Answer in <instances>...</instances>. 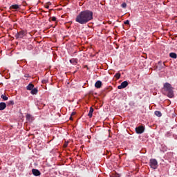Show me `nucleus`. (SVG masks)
<instances>
[{
	"label": "nucleus",
	"instance_id": "nucleus-22",
	"mask_svg": "<svg viewBox=\"0 0 177 177\" xmlns=\"http://www.w3.org/2000/svg\"><path fill=\"white\" fill-rule=\"evenodd\" d=\"M124 24H126V25L129 24V20H126V21L124 22Z\"/></svg>",
	"mask_w": 177,
	"mask_h": 177
},
{
	"label": "nucleus",
	"instance_id": "nucleus-26",
	"mask_svg": "<svg viewBox=\"0 0 177 177\" xmlns=\"http://www.w3.org/2000/svg\"><path fill=\"white\" fill-rule=\"evenodd\" d=\"M46 9H48L49 6H46Z\"/></svg>",
	"mask_w": 177,
	"mask_h": 177
},
{
	"label": "nucleus",
	"instance_id": "nucleus-10",
	"mask_svg": "<svg viewBox=\"0 0 177 177\" xmlns=\"http://www.w3.org/2000/svg\"><path fill=\"white\" fill-rule=\"evenodd\" d=\"M95 88L97 89H100V88H102V82L100 80H97L95 84Z\"/></svg>",
	"mask_w": 177,
	"mask_h": 177
},
{
	"label": "nucleus",
	"instance_id": "nucleus-25",
	"mask_svg": "<svg viewBox=\"0 0 177 177\" xmlns=\"http://www.w3.org/2000/svg\"><path fill=\"white\" fill-rule=\"evenodd\" d=\"M69 120H70L71 121H73V116L71 115V117L69 118Z\"/></svg>",
	"mask_w": 177,
	"mask_h": 177
},
{
	"label": "nucleus",
	"instance_id": "nucleus-17",
	"mask_svg": "<svg viewBox=\"0 0 177 177\" xmlns=\"http://www.w3.org/2000/svg\"><path fill=\"white\" fill-rule=\"evenodd\" d=\"M169 56L171 57V59H176L177 57V55L175 53H170Z\"/></svg>",
	"mask_w": 177,
	"mask_h": 177
},
{
	"label": "nucleus",
	"instance_id": "nucleus-7",
	"mask_svg": "<svg viewBox=\"0 0 177 177\" xmlns=\"http://www.w3.org/2000/svg\"><path fill=\"white\" fill-rule=\"evenodd\" d=\"M32 174L35 176H39L41 175V171H39V170H38L37 169H32Z\"/></svg>",
	"mask_w": 177,
	"mask_h": 177
},
{
	"label": "nucleus",
	"instance_id": "nucleus-13",
	"mask_svg": "<svg viewBox=\"0 0 177 177\" xmlns=\"http://www.w3.org/2000/svg\"><path fill=\"white\" fill-rule=\"evenodd\" d=\"M34 88V84L30 83L27 86L26 89L27 91H31Z\"/></svg>",
	"mask_w": 177,
	"mask_h": 177
},
{
	"label": "nucleus",
	"instance_id": "nucleus-1",
	"mask_svg": "<svg viewBox=\"0 0 177 177\" xmlns=\"http://www.w3.org/2000/svg\"><path fill=\"white\" fill-rule=\"evenodd\" d=\"M91 20H93V12L89 10L81 11L75 18V22L79 24H86Z\"/></svg>",
	"mask_w": 177,
	"mask_h": 177
},
{
	"label": "nucleus",
	"instance_id": "nucleus-5",
	"mask_svg": "<svg viewBox=\"0 0 177 177\" xmlns=\"http://www.w3.org/2000/svg\"><path fill=\"white\" fill-rule=\"evenodd\" d=\"M136 133L140 134L145 132V127L143 126H139L136 128Z\"/></svg>",
	"mask_w": 177,
	"mask_h": 177
},
{
	"label": "nucleus",
	"instance_id": "nucleus-21",
	"mask_svg": "<svg viewBox=\"0 0 177 177\" xmlns=\"http://www.w3.org/2000/svg\"><path fill=\"white\" fill-rule=\"evenodd\" d=\"M121 7L123 8V9H127V3H122Z\"/></svg>",
	"mask_w": 177,
	"mask_h": 177
},
{
	"label": "nucleus",
	"instance_id": "nucleus-4",
	"mask_svg": "<svg viewBox=\"0 0 177 177\" xmlns=\"http://www.w3.org/2000/svg\"><path fill=\"white\" fill-rule=\"evenodd\" d=\"M149 164L151 168H152L153 169H157V168L158 167V162H157V160L156 159H151Z\"/></svg>",
	"mask_w": 177,
	"mask_h": 177
},
{
	"label": "nucleus",
	"instance_id": "nucleus-8",
	"mask_svg": "<svg viewBox=\"0 0 177 177\" xmlns=\"http://www.w3.org/2000/svg\"><path fill=\"white\" fill-rule=\"evenodd\" d=\"M10 10H17L20 9V6L17 5V4H14L10 7Z\"/></svg>",
	"mask_w": 177,
	"mask_h": 177
},
{
	"label": "nucleus",
	"instance_id": "nucleus-24",
	"mask_svg": "<svg viewBox=\"0 0 177 177\" xmlns=\"http://www.w3.org/2000/svg\"><path fill=\"white\" fill-rule=\"evenodd\" d=\"M76 113L75 112H72L71 116L73 117V115H75Z\"/></svg>",
	"mask_w": 177,
	"mask_h": 177
},
{
	"label": "nucleus",
	"instance_id": "nucleus-12",
	"mask_svg": "<svg viewBox=\"0 0 177 177\" xmlns=\"http://www.w3.org/2000/svg\"><path fill=\"white\" fill-rule=\"evenodd\" d=\"M6 109V103L1 102L0 103V111H2V110H5Z\"/></svg>",
	"mask_w": 177,
	"mask_h": 177
},
{
	"label": "nucleus",
	"instance_id": "nucleus-18",
	"mask_svg": "<svg viewBox=\"0 0 177 177\" xmlns=\"http://www.w3.org/2000/svg\"><path fill=\"white\" fill-rule=\"evenodd\" d=\"M7 104H8V106H13V104H15V102H14L13 100L8 101V102H7Z\"/></svg>",
	"mask_w": 177,
	"mask_h": 177
},
{
	"label": "nucleus",
	"instance_id": "nucleus-20",
	"mask_svg": "<svg viewBox=\"0 0 177 177\" xmlns=\"http://www.w3.org/2000/svg\"><path fill=\"white\" fill-rule=\"evenodd\" d=\"M1 99H3V100H8V97L5 95H1Z\"/></svg>",
	"mask_w": 177,
	"mask_h": 177
},
{
	"label": "nucleus",
	"instance_id": "nucleus-9",
	"mask_svg": "<svg viewBox=\"0 0 177 177\" xmlns=\"http://www.w3.org/2000/svg\"><path fill=\"white\" fill-rule=\"evenodd\" d=\"M26 120L28 121V122H32L34 118L30 114L26 115Z\"/></svg>",
	"mask_w": 177,
	"mask_h": 177
},
{
	"label": "nucleus",
	"instance_id": "nucleus-19",
	"mask_svg": "<svg viewBox=\"0 0 177 177\" xmlns=\"http://www.w3.org/2000/svg\"><path fill=\"white\" fill-rule=\"evenodd\" d=\"M115 78H117V80H120V77H121V74L120 73H118L115 75Z\"/></svg>",
	"mask_w": 177,
	"mask_h": 177
},
{
	"label": "nucleus",
	"instance_id": "nucleus-3",
	"mask_svg": "<svg viewBox=\"0 0 177 177\" xmlns=\"http://www.w3.org/2000/svg\"><path fill=\"white\" fill-rule=\"evenodd\" d=\"M27 35V30H21L15 34V37L16 39H21Z\"/></svg>",
	"mask_w": 177,
	"mask_h": 177
},
{
	"label": "nucleus",
	"instance_id": "nucleus-15",
	"mask_svg": "<svg viewBox=\"0 0 177 177\" xmlns=\"http://www.w3.org/2000/svg\"><path fill=\"white\" fill-rule=\"evenodd\" d=\"M93 114V107H91L90 108V111L88 113V115L89 116L90 118H92V115Z\"/></svg>",
	"mask_w": 177,
	"mask_h": 177
},
{
	"label": "nucleus",
	"instance_id": "nucleus-27",
	"mask_svg": "<svg viewBox=\"0 0 177 177\" xmlns=\"http://www.w3.org/2000/svg\"><path fill=\"white\" fill-rule=\"evenodd\" d=\"M67 146V145H64V147H66Z\"/></svg>",
	"mask_w": 177,
	"mask_h": 177
},
{
	"label": "nucleus",
	"instance_id": "nucleus-2",
	"mask_svg": "<svg viewBox=\"0 0 177 177\" xmlns=\"http://www.w3.org/2000/svg\"><path fill=\"white\" fill-rule=\"evenodd\" d=\"M163 89L165 92L167 93V96L169 97L170 99H172L174 97V87H172V85L171 84L166 82L163 85Z\"/></svg>",
	"mask_w": 177,
	"mask_h": 177
},
{
	"label": "nucleus",
	"instance_id": "nucleus-11",
	"mask_svg": "<svg viewBox=\"0 0 177 177\" xmlns=\"http://www.w3.org/2000/svg\"><path fill=\"white\" fill-rule=\"evenodd\" d=\"M70 63L71 64H73V66H75V64H77L78 63V59L75 58H72L71 59H70Z\"/></svg>",
	"mask_w": 177,
	"mask_h": 177
},
{
	"label": "nucleus",
	"instance_id": "nucleus-23",
	"mask_svg": "<svg viewBox=\"0 0 177 177\" xmlns=\"http://www.w3.org/2000/svg\"><path fill=\"white\" fill-rule=\"evenodd\" d=\"M52 21H56V17H53L51 18Z\"/></svg>",
	"mask_w": 177,
	"mask_h": 177
},
{
	"label": "nucleus",
	"instance_id": "nucleus-6",
	"mask_svg": "<svg viewBox=\"0 0 177 177\" xmlns=\"http://www.w3.org/2000/svg\"><path fill=\"white\" fill-rule=\"evenodd\" d=\"M128 85L127 81H124L121 83L120 85L118 86V89H124V88H127V86Z\"/></svg>",
	"mask_w": 177,
	"mask_h": 177
},
{
	"label": "nucleus",
	"instance_id": "nucleus-16",
	"mask_svg": "<svg viewBox=\"0 0 177 177\" xmlns=\"http://www.w3.org/2000/svg\"><path fill=\"white\" fill-rule=\"evenodd\" d=\"M154 114L156 115V117H162V113H161V111H156Z\"/></svg>",
	"mask_w": 177,
	"mask_h": 177
},
{
	"label": "nucleus",
	"instance_id": "nucleus-14",
	"mask_svg": "<svg viewBox=\"0 0 177 177\" xmlns=\"http://www.w3.org/2000/svg\"><path fill=\"white\" fill-rule=\"evenodd\" d=\"M30 93L32 95H37L38 93V88H35L33 89H32Z\"/></svg>",
	"mask_w": 177,
	"mask_h": 177
}]
</instances>
